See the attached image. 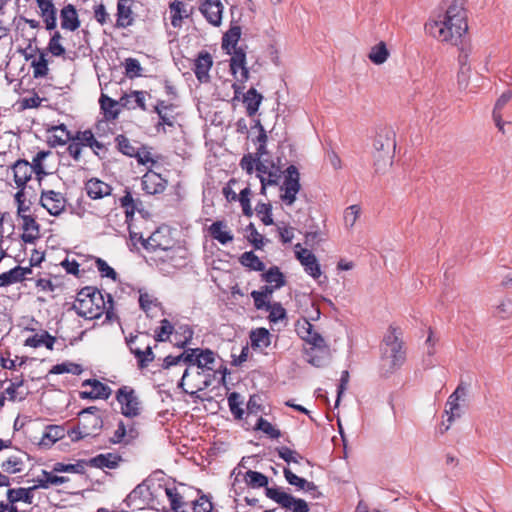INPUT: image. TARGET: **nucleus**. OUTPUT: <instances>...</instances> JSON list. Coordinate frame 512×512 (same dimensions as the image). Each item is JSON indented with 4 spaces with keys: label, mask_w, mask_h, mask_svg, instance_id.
<instances>
[{
    "label": "nucleus",
    "mask_w": 512,
    "mask_h": 512,
    "mask_svg": "<svg viewBox=\"0 0 512 512\" xmlns=\"http://www.w3.org/2000/svg\"><path fill=\"white\" fill-rule=\"evenodd\" d=\"M296 258L299 260L304 270L312 278L318 279L321 274V267L316 256L308 249L302 248L300 244L295 246Z\"/></svg>",
    "instance_id": "dca6fc26"
},
{
    "label": "nucleus",
    "mask_w": 512,
    "mask_h": 512,
    "mask_svg": "<svg viewBox=\"0 0 512 512\" xmlns=\"http://www.w3.org/2000/svg\"><path fill=\"white\" fill-rule=\"evenodd\" d=\"M277 453H278L279 457L282 458L287 463L298 464L303 459L302 456L298 452L291 450L288 447H281V448L277 449Z\"/></svg>",
    "instance_id": "e2e57ef3"
},
{
    "label": "nucleus",
    "mask_w": 512,
    "mask_h": 512,
    "mask_svg": "<svg viewBox=\"0 0 512 512\" xmlns=\"http://www.w3.org/2000/svg\"><path fill=\"white\" fill-rule=\"evenodd\" d=\"M283 472L286 481L290 485L297 487L299 490H304L311 493L314 498L321 496V493L317 490V487L313 482L307 481L306 479L297 476L288 468H285Z\"/></svg>",
    "instance_id": "412c9836"
},
{
    "label": "nucleus",
    "mask_w": 512,
    "mask_h": 512,
    "mask_svg": "<svg viewBox=\"0 0 512 512\" xmlns=\"http://www.w3.org/2000/svg\"><path fill=\"white\" fill-rule=\"evenodd\" d=\"M116 400L120 404L121 413L125 417L133 418L140 414L141 402L134 389L123 386L116 393Z\"/></svg>",
    "instance_id": "f8f14e48"
},
{
    "label": "nucleus",
    "mask_w": 512,
    "mask_h": 512,
    "mask_svg": "<svg viewBox=\"0 0 512 512\" xmlns=\"http://www.w3.org/2000/svg\"><path fill=\"white\" fill-rule=\"evenodd\" d=\"M133 23L132 0H118L117 3V25L125 28Z\"/></svg>",
    "instance_id": "2f4dec72"
},
{
    "label": "nucleus",
    "mask_w": 512,
    "mask_h": 512,
    "mask_svg": "<svg viewBox=\"0 0 512 512\" xmlns=\"http://www.w3.org/2000/svg\"><path fill=\"white\" fill-rule=\"evenodd\" d=\"M139 304L148 317H155L160 311V303L153 295L147 292H140Z\"/></svg>",
    "instance_id": "e433bc0d"
},
{
    "label": "nucleus",
    "mask_w": 512,
    "mask_h": 512,
    "mask_svg": "<svg viewBox=\"0 0 512 512\" xmlns=\"http://www.w3.org/2000/svg\"><path fill=\"white\" fill-rule=\"evenodd\" d=\"M512 90L503 92L495 103L493 110V119L500 131H504V122L502 121L501 110L511 100Z\"/></svg>",
    "instance_id": "a19ab883"
},
{
    "label": "nucleus",
    "mask_w": 512,
    "mask_h": 512,
    "mask_svg": "<svg viewBox=\"0 0 512 512\" xmlns=\"http://www.w3.org/2000/svg\"><path fill=\"white\" fill-rule=\"evenodd\" d=\"M118 149L125 155L133 157L138 147H135L128 138L123 135L116 137Z\"/></svg>",
    "instance_id": "052dcab7"
},
{
    "label": "nucleus",
    "mask_w": 512,
    "mask_h": 512,
    "mask_svg": "<svg viewBox=\"0 0 512 512\" xmlns=\"http://www.w3.org/2000/svg\"><path fill=\"white\" fill-rule=\"evenodd\" d=\"M82 367L79 364L72 363V362H64L57 365H54L50 373L51 374H64V373H70L73 375H79L82 373Z\"/></svg>",
    "instance_id": "5fc2aeb1"
},
{
    "label": "nucleus",
    "mask_w": 512,
    "mask_h": 512,
    "mask_svg": "<svg viewBox=\"0 0 512 512\" xmlns=\"http://www.w3.org/2000/svg\"><path fill=\"white\" fill-rule=\"evenodd\" d=\"M208 232L213 239L217 240L222 245H226L234 239L231 229L224 221L213 222L209 226Z\"/></svg>",
    "instance_id": "4be33fe9"
},
{
    "label": "nucleus",
    "mask_w": 512,
    "mask_h": 512,
    "mask_svg": "<svg viewBox=\"0 0 512 512\" xmlns=\"http://www.w3.org/2000/svg\"><path fill=\"white\" fill-rule=\"evenodd\" d=\"M257 177L261 182V194L266 193L268 186L277 185L283 172L269 158L262 159L256 163Z\"/></svg>",
    "instance_id": "9d476101"
},
{
    "label": "nucleus",
    "mask_w": 512,
    "mask_h": 512,
    "mask_svg": "<svg viewBox=\"0 0 512 512\" xmlns=\"http://www.w3.org/2000/svg\"><path fill=\"white\" fill-rule=\"evenodd\" d=\"M40 203L53 216H59L66 207V199L63 194L54 190H43Z\"/></svg>",
    "instance_id": "2eb2a0df"
},
{
    "label": "nucleus",
    "mask_w": 512,
    "mask_h": 512,
    "mask_svg": "<svg viewBox=\"0 0 512 512\" xmlns=\"http://www.w3.org/2000/svg\"><path fill=\"white\" fill-rule=\"evenodd\" d=\"M101 109L104 112V116L108 120H114L117 118L119 111L116 109L118 102L102 94L100 97Z\"/></svg>",
    "instance_id": "8fccbe9b"
},
{
    "label": "nucleus",
    "mask_w": 512,
    "mask_h": 512,
    "mask_svg": "<svg viewBox=\"0 0 512 512\" xmlns=\"http://www.w3.org/2000/svg\"><path fill=\"white\" fill-rule=\"evenodd\" d=\"M199 11L212 26L221 25L224 6L220 0H199Z\"/></svg>",
    "instance_id": "4468645a"
},
{
    "label": "nucleus",
    "mask_w": 512,
    "mask_h": 512,
    "mask_svg": "<svg viewBox=\"0 0 512 512\" xmlns=\"http://www.w3.org/2000/svg\"><path fill=\"white\" fill-rule=\"evenodd\" d=\"M171 24L173 27H180L182 20L189 16L186 5L181 1H173L169 5Z\"/></svg>",
    "instance_id": "ea45409f"
},
{
    "label": "nucleus",
    "mask_w": 512,
    "mask_h": 512,
    "mask_svg": "<svg viewBox=\"0 0 512 512\" xmlns=\"http://www.w3.org/2000/svg\"><path fill=\"white\" fill-rule=\"evenodd\" d=\"M240 262L242 265L255 271H263L265 268L264 263L251 251L243 253Z\"/></svg>",
    "instance_id": "864d4df0"
},
{
    "label": "nucleus",
    "mask_w": 512,
    "mask_h": 512,
    "mask_svg": "<svg viewBox=\"0 0 512 512\" xmlns=\"http://www.w3.org/2000/svg\"><path fill=\"white\" fill-rule=\"evenodd\" d=\"M181 363L199 370H208L214 374L215 355L210 350L190 349L179 356H167L163 362V368L169 369Z\"/></svg>",
    "instance_id": "423d86ee"
},
{
    "label": "nucleus",
    "mask_w": 512,
    "mask_h": 512,
    "mask_svg": "<svg viewBox=\"0 0 512 512\" xmlns=\"http://www.w3.org/2000/svg\"><path fill=\"white\" fill-rule=\"evenodd\" d=\"M361 216V207L357 204L348 206L343 212V222L347 231H352Z\"/></svg>",
    "instance_id": "09e8293b"
},
{
    "label": "nucleus",
    "mask_w": 512,
    "mask_h": 512,
    "mask_svg": "<svg viewBox=\"0 0 512 512\" xmlns=\"http://www.w3.org/2000/svg\"><path fill=\"white\" fill-rule=\"evenodd\" d=\"M263 278L265 282L269 285L273 286V288H281L285 285V279L282 272L278 267H272L267 272L263 274Z\"/></svg>",
    "instance_id": "3c124183"
},
{
    "label": "nucleus",
    "mask_w": 512,
    "mask_h": 512,
    "mask_svg": "<svg viewBox=\"0 0 512 512\" xmlns=\"http://www.w3.org/2000/svg\"><path fill=\"white\" fill-rule=\"evenodd\" d=\"M213 61L209 53H200L195 61L194 72L197 79L201 82H207L209 79V71Z\"/></svg>",
    "instance_id": "cd10ccee"
},
{
    "label": "nucleus",
    "mask_w": 512,
    "mask_h": 512,
    "mask_svg": "<svg viewBox=\"0 0 512 512\" xmlns=\"http://www.w3.org/2000/svg\"><path fill=\"white\" fill-rule=\"evenodd\" d=\"M85 190L91 199L96 200L109 196L112 188L100 179L92 178L86 182Z\"/></svg>",
    "instance_id": "b1692460"
},
{
    "label": "nucleus",
    "mask_w": 512,
    "mask_h": 512,
    "mask_svg": "<svg viewBox=\"0 0 512 512\" xmlns=\"http://www.w3.org/2000/svg\"><path fill=\"white\" fill-rule=\"evenodd\" d=\"M121 461V457L114 453L99 454L89 460L88 466L96 468L115 469Z\"/></svg>",
    "instance_id": "c756f323"
},
{
    "label": "nucleus",
    "mask_w": 512,
    "mask_h": 512,
    "mask_svg": "<svg viewBox=\"0 0 512 512\" xmlns=\"http://www.w3.org/2000/svg\"><path fill=\"white\" fill-rule=\"evenodd\" d=\"M467 396V390L464 386L459 385L456 390L448 397L445 408V415L449 422L446 429L450 427L452 422L461 417L463 413V403Z\"/></svg>",
    "instance_id": "ddd939ff"
},
{
    "label": "nucleus",
    "mask_w": 512,
    "mask_h": 512,
    "mask_svg": "<svg viewBox=\"0 0 512 512\" xmlns=\"http://www.w3.org/2000/svg\"><path fill=\"white\" fill-rule=\"evenodd\" d=\"M174 330L173 325L167 319L161 321L160 327L155 331L157 341H166Z\"/></svg>",
    "instance_id": "774afa93"
},
{
    "label": "nucleus",
    "mask_w": 512,
    "mask_h": 512,
    "mask_svg": "<svg viewBox=\"0 0 512 512\" xmlns=\"http://www.w3.org/2000/svg\"><path fill=\"white\" fill-rule=\"evenodd\" d=\"M24 461L22 454H14L9 457L1 464V468L4 472L9 474H16L23 470Z\"/></svg>",
    "instance_id": "de8ad7c7"
},
{
    "label": "nucleus",
    "mask_w": 512,
    "mask_h": 512,
    "mask_svg": "<svg viewBox=\"0 0 512 512\" xmlns=\"http://www.w3.org/2000/svg\"><path fill=\"white\" fill-rule=\"evenodd\" d=\"M129 98H133L135 107H140L142 110H146V92L144 91H132L129 94H126L121 97L120 103L121 105H127L129 102Z\"/></svg>",
    "instance_id": "6e6d98bb"
},
{
    "label": "nucleus",
    "mask_w": 512,
    "mask_h": 512,
    "mask_svg": "<svg viewBox=\"0 0 512 512\" xmlns=\"http://www.w3.org/2000/svg\"><path fill=\"white\" fill-rule=\"evenodd\" d=\"M64 434L65 430L63 427L57 425H50L45 429L40 444L44 446H50L59 439L63 438Z\"/></svg>",
    "instance_id": "49530a36"
},
{
    "label": "nucleus",
    "mask_w": 512,
    "mask_h": 512,
    "mask_svg": "<svg viewBox=\"0 0 512 512\" xmlns=\"http://www.w3.org/2000/svg\"><path fill=\"white\" fill-rule=\"evenodd\" d=\"M246 482L252 487H266L268 478L260 472L249 470L245 475Z\"/></svg>",
    "instance_id": "13d9d810"
},
{
    "label": "nucleus",
    "mask_w": 512,
    "mask_h": 512,
    "mask_svg": "<svg viewBox=\"0 0 512 512\" xmlns=\"http://www.w3.org/2000/svg\"><path fill=\"white\" fill-rule=\"evenodd\" d=\"M464 0H445L437 15L425 24L426 32L440 42L458 45L468 30Z\"/></svg>",
    "instance_id": "f257e3e1"
},
{
    "label": "nucleus",
    "mask_w": 512,
    "mask_h": 512,
    "mask_svg": "<svg viewBox=\"0 0 512 512\" xmlns=\"http://www.w3.org/2000/svg\"><path fill=\"white\" fill-rule=\"evenodd\" d=\"M136 340L137 337L129 339L128 345L130 347V350L137 358L139 366L141 368L147 367L148 364L154 360V353L152 351V348L149 345H147L144 349H141L140 347H135L134 343Z\"/></svg>",
    "instance_id": "72a5a7b5"
},
{
    "label": "nucleus",
    "mask_w": 512,
    "mask_h": 512,
    "mask_svg": "<svg viewBox=\"0 0 512 512\" xmlns=\"http://www.w3.org/2000/svg\"><path fill=\"white\" fill-rule=\"evenodd\" d=\"M137 436V432L134 428L127 429L123 422H119L117 429L111 438V441L115 444L129 443Z\"/></svg>",
    "instance_id": "37998d69"
},
{
    "label": "nucleus",
    "mask_w": 512,
    "mask_h": 512,
    "mask_svg": "<svg viewBox=\"0 0 512 512\" xmlns=\"http://www.w3.org/2000/svg\"><path fill=\"white\" fill-rule=\"evenodd\" d=\"M266 311L269 312L268 318L273 323H277L286 317V311L280 303H270Z\"/></svg>",
    "instance_id": "bf43d9fd"
},
{
    "label": "nucleus",
    "mask_w": 512,
    "mask_h": 512,
    "mask_svg": "<svg viewBox=\"0 0 512 512\" xmlns=\"http://www.w3.org/2000/svg\"><path fill=\"white\" fill-rule=\"evenodd\" d=\"M300 188L299 171L295 166L290 165L284 172V180L280 186V200L286 206H292L296 201V196Z\"/></svg>",
    "instance_id": "1a4fd4ad"
},
{
    "label": "nucleus",
    "mask_w": 512,
    "mask_h": 512,
    "mask_svg": "<svg viewBox=\"0 0 512 512\" xmlns=\"http://www.w3.org/2000/svg\"><path fill=\"white\" fill-rule=\"evenodd\" d=\"M57 473L53 472V469L51 471L42 470L41 475L34 480L36 489H49L52 486H59L69 481L68 477L58 476Z\"/></svg>",
    "instance_id": "5701e85b"
},
{
    "label": "nucleus",
    "mask_w": 512,
    "mask_h": 512,
    "mask_svg": "<svg viewBox=\"0 0 512 512\" xmlns=\"http://www.w3.org/2000/svg\"><path fill=\"white\" fill-rule=\"evenodd\" d=\"M230 55V70L234 78L240 83L246 82L249 78V71L246 67L245 52L243 50H235Z\"/></svg>",
    "instance_id": "f3484780"
},
{
    "label": "nucleus",
    "mask_w": 512,
    "mask_h": 512,
    "mask_svg": "<svg viewBox=\"0 0 512 512\" xmlns=\"http://www.w3.org/2000/svg\"><path fill=\"white\" fill-rule=\"evenodd\" d=\"M266 496L281 507L292 510V512H309V507L305 500L297 499L280 488L266 487Z\"/></svg>",
    "instance_id": "9b49d317"
},
{
    "label": "nucleus",
    "mask_w": 512,
    "mask_h": 512,
    "mask_svg": "<svg viewBox=\"0 0 512 512\" xmlns=\"http://www.w3.org/2000/svg\"><path fill=\"white\" fill-rule=\"evenodd\" d=\"M165 495L170 502V507L174 512H185L182 494L178 491L177 487L171 486L165 488Z\"/></svg>",
    "instance_id": "c03bdc74"
},
{
    "label": "nucleus",
    "mask_w": 512,
    "mask_h": 512,
    "mask_svg": "<svg viewBox=\"0 0 512 512\" xmlns=\"http://www.w3.org/2000/svg\"><path fill=\"white\" fill-rule=\"evenodd\" d=\"M389 56L390 52L383 41L372 46L368 53V59L375 65H381L385 63Z\"/></svg>",
    "instance_id": "79ce46f5"
},
{
    "label": "nucleus",
    "mask_w": 512,
    "mask_h": 512,
    "mask_svg": "<svg viewBox=\"0 0 512 512\" xmlns=\"http://www.w3.org/2000/svg\"><path fill=\"white\" fill-rule=\"evenodd\" d=\"M250 195H251V189L249 187H245L240 191V194L238 195L237 200H239L243 213L246 216L252 215V208L250 204Z\"/></svg>",
    "instance_id": "338daca9"
},
{
    "label": "nucleus",
    "mask_w": 512,
    "mask_h": 512,
    "mask_svg": "<svg viewBox=\"0 0 512 512\" xmlns=\"http://www.w3.org/2000/svg\"><path fill=\"white\" fill-rule=\"evenodd\" d=\"M373 148L375 170L377 173H384L393 163L394 132L391 129H381L375 136Z\"/></svg>",
    "instance_id": "39448f33"
},
{
    "label": "nucleus",
    "mask_w": 512,
    "mask_h": 512,
    "mask_svg": "<svg viewBox=\"0 0 512 512\" xmlns=\"http://www.w3.org/2000/svg\"><path fill=\"white\" fill-rule=\"evenodd\" d=\"M471 47H462L461 48V55H460V69L458 72V85L459 88L464 90L467 88L469 84L470 74H471V67L468 63V51H471Z\"/></svg>",
    "instance_id": "bb28decb"
},
{
    "label": "nucleus",
    "mask_w": 512,
    "mask_h": 512,
    "mask_svg": "<svg viewBox=\"0 0 512 512\" xmlns=\"http://www.w3.org/2000/svg\"><path fill=\"white\" fill-rule=\"evenodd\" d=\"M250 340L253 349L264 351L271 344V334L266 328H257L250 332Z\"/></svg>",
    "instance_id": "473e14b6"
},
{
    "label": "nucleus",
    "mask_w": 512,
    "mask_h": 512,
    "mask_svg": "<svg viewBox=\"0 0 512 512\" xmlns=\"http://www.w3.org/2000/svg\"><path fill=\"white\" fill-rule=\"evenodd\" d=\"M61 26L63 29L75 31L80 26L75 7L68 4L61 10Z\"/></svg>",
    "instance_id": "c9c22d12"
},
{
    "label": "nucleus",
    "mask_w": 512,
    "mask_h": 512,
    "mask_svg": "<svg viewBox=\"0 0 512 512\" xmlns=\"http://www.w3.org/2000/svg\"><path fill=\"white\" fill-rule=\"evenodd\" d=\"M214 374L208 370H199L198 367L189 366L185 369L179 386L184 392L194 395L211 385Z\"/></svg>",
    "instance_id": "6e6552de"
},
{
    "label": "nucleus",
    "mask_w": 512,
    "mask_h": 512,
    "mask_svg": "<svg viewBox=\"0 0 512 512\" xmlns=\"http://www.w3.org/2000/svg\"><path fill=\"white\" fill-rule=\"evenodd\" d=\"M144 248L150 252L159 254L160 259L172 258L175 241L167 227H160L147 239H142Z\"/></svg>",
    "instance_id": "0eeeda50"
},
{
    "label": "nucleus",
    "mask_w": 512,
    "mask_h": 512,
    "mask_svg": "<svg viewBox=\"0 0 512 512\" xmlns=\"http://www.w3.org/2000/svg\"><path fill=\"white\" fill-rule=\"evenodd\" d=\"M31 273V268L16 266L13 269L5 272L6 283L8 285L20 282L25 279L27 274Z\"/></svg>",
    "instance_id": "603ef678"
},
{
    "label": "nucleus",
    "mask_w": 512,
    "mask_h": 512,
    "mask_svg": "<svg viewBox=\"0 0 512 512\" xmlns=\"http://www.w3.org/2000/svg\"><path fill=\"white\" fill-rule=\"evenodd\" d=\"M83 387H90V390L81 391L82 399H108L111 395V388L95 379H88L82 383Z\"/></svg>",
    "instance_id": "a211bd4d"
},
{
    "label": "nucleus",
    "mask_w": 512,
    "mask_h": 512,
    "mask_svg": "<svg viewBox=\"0 0 512 512\" xmlns=\"http://www.w3.org/2000/svg\"><path fill=\"white\" fill-rule=\"evenodd\" d=\"M13 173L17 187L24 190L25 184L30 180L33 174V167L25 160H18L13 165Z\"/></svg>",
    "instance_id": "393cba45"
},
{
    "label": "nucleus",
    "mask_w": 512,
    "mask_h": 512,
    "mask_svg": "<svg viewBox=\"0 0 512 512\" xmlns=\"http://www.w3.org/2000/svg\"><path fill=\"white\" fill-rule=\"evenodd\" d=\"M15 201L17 203V215L18 217H22L30 214V204L26 202L24 190L20 189L15 194Z\"/></svg>",
    "instance_id": "0e129e2a"
},
{
    "label": "nucleus",
    "mask_w": 512,
    "mask_h": 512,
    "mask_svg": "<svg viewBox=\"0 0 512 512\" xmlns=\"http://www.w3.org/2000/svg\"><path fill=\"white\" fill-rule=\"evenodd\" d=\"M405 361V351L403 344L399 340V336L395 328H390L384 336L381 346V367L391 373L400 367Z\"/></svg>",
    "instance_id": "20e7f679"
},
{
    "label": "nucleus",
    "mask_w": 512,
    "mask_h": 512,
    "mask_svg": "<svg viewBox=\"0 0 512 512\" xmlns=\"http://www.w3.org/2000/svg\"><path fill=\"white\" fill-rule=\"evenodd\" d=\"M97 412L98 408L92 406L84 409L80 413V422L83 430L90 432V434L99 430L103 424V421Z\"/></svg>",
    "instance_id": "aec40b11"
},
{
    "label": "nucleus",
    "mask_w": 512,
    "mask_h": 512,
    "mask_svg": "<svg viewBox=\"0 0 512 512\" xmlns=\"http://www.w3.org/2000/svg\"><path fill=\"white\" fill-rule=\"evenodd\" d=\"M36 489L35 485L29 488H16V489H8L7 491V500L10 503L24 502L26 504H32L33 502V494L32 492Z\"/></svg>",
    "instance_id": "4c0bfd02"
},
{
    "label": "nucleus",
    "mask_w": 512,
    "mask_h": 512,
    "mask_svg": "<svg viewBox=\"0 0 512 512\" xmlns=\"http://www.w3.org/2000/svg\"><path fill=\"white\" fill-rule=\"evenodd\" d=\"M50 154L49 151H40L33 158L32 163L30 164L33 167V173H35L39 180L42 179L43 176L47 175L45 171V167L43 166L44 159Z\"/></svg>",
    "instance_id": "4d7b16f0"
},
{
    "label": "nucleus",
    "mask_w": 512,
    "mask_h": 512,
    "mask_svg": "<svg viewBox=\"0 0 512 512\" xmlns=\"http://www.w3.org/2000/svg\"><path fill=\"white\" fill-rule=\"evenodd\" d=\"M73 308L79 316L86 319H96L105 313L106 319L110 320L113 316V299L107 294L105 300L101 291L87 286L78 292Z\"/></svg>",
    "instance_id": "f03ea898"
},
{
    "label": "nucleus",
    "mask_w": 512,
    "mask_h": 512,
    "mask_svg": "<svg viewBox=\"0 0 512 512\" xmlns=\"http://www.w3.org/2000/svg\"><path fill=\"white\" fill-rule=\"evenodd\" d=\"M125 73L129 78H135L141 75L142 67L135 58H127L124 62Z\"/></svg>",
    "instance_id": "680f3d73"
},
{
    "label": "nucleus",
    "mask_w": 512,
    "mask_h": 512,
    "mask_svg": "<svg viewBox=\"0 0 512 512\" xmlns=\"http://www.w3.org/2000/svg\"><path fill=\"white\" fill-rule=\"evenodd\" d=\"M241 34L242 31L238 25H231L229 30L224 34L222 38V48L226 50L228 54L235 52V50H241L237 48Z\"/></svg>",
    "instance_id": "7c9ffc66"
},
{
    "label": "nucleus",
    "mask_w": 512,
    "mask_h": 512,
    "mask_svg": "<svg viewBox=\"0 0 512 512\" xmlns=\"http://www.w3.org/2000/svg\"><path fill=\"white\" fill-rule=\"evenodd\" d=\"M41 16L44 19L46 28L52 30L56 27V8L52 0H37Z\"/></svg>",
    "instance_id": "f704fd0d"
},
{
    "label": "nucleus",
    "mask_w": 512,
    "mask_h": 512,
    "mask_svg": "<svg viewBox=\"0 0 512 512\" xmlns=\"http://www.w3.org/2000/svg\"><path fill=\"white\" fill-rule=\"evenodd\" d=\"M262 99V95L259 94L254 88H251L246 92L243 102L246 105L247 113L249 116L254 115L258 111Z\"/></svg>",
    "instance_id": "a18cd8bd"
},
{
    "label": "nucleus",
    "mask_w": 512,
    "mask_h": 512,
    "mask_svg": "<svg viewBox=\"0 0 512 512\" xmlns=\"http://www.w3.org/2000/svg\"><path fill=\"white\" fill-rule=\"evenodd\" d=\"M256 428L267 434L271 438H279L281 436L280 431L274 427L269 421L259 418Z\"/></svg>",
    "instance_id": "69168bd1"
},
{
    "label": "nucleus",
    "mask_w": 512,
    "mask_h": 512,
    "mask_svg": "<svg viewBox=\"0 0 512 512\" xmlns=\"http://www.w3.org/2000/svg\"><path fill=\"white\" fill-rule=\"evenodd\" d=\"M296 332L310 348L306 350L307 361L315 367L326 364L329 350L324 338L318 333L311 322L302 318L296 322Z\"/></svg>",
    "instance_id": "7ed1b4c3"
},
{
    "label": "nucleus",
    "mask_w": 512,
    "mask_h": 512,
    "mask_svg": "<svg viewBox=\"0 0 512 512\" xmlns=\"http://www.w3.org/2000/svg\"><path fill=\"white\" fill-rule=\"evenodd\" d=\"M166 180L160 174L149 171L142 177L143 190L150 195L162 193L166 188Z\"/></svg>",
    "instance_id": "6ab92c4d"
},
{
    "label": "nucleus",
    "mask_w": 512,
    "mask_h": 512,
    "mask_svg": "<svg viewBox=\"0 0 512 512\" xmlns=\"http://www.w3.org/2000/svg\"><path fill=\"white\" fill-rule=\"evenodd\" d=\"M88 466L87 460L79 459L75 463L56 462L53 464V472L84 474Z\"/></svg>",
    "instance_id": "58836bf2"
},
{
    "label": "nucleus",
    "mask_w": 512,
    "mask_h": 512,
    "mask_svg": "<svg viewBox=\"0 0 512 512\" xmlns=\"http://www.w3.org/2000/svg\"><path fill=\"white\" fill-rule=\"evenodd\" d=\"M22 220L23 234L21 236L25 243H33L39 238V225L36 220L30 215L20 217Z\"/></svg>",
    "instance_id": "c85d7f7f"
},
{
    "label": "nucleus",
    "mask_w": 512,
    "mask_h": 512,
    "mask_svg": "<svg viewBox=\"0 0 512 512\" xmlns=\"http://www.w3.org/2000/svg\"><path fill=\"white\" fill-rule=\"evenodd\" d=\"M47 139L51 146H62L72 139L64 124L51 126L47 129Z\"/></svg>",
    "instance_id": "a878e982"
}]
</instances>
